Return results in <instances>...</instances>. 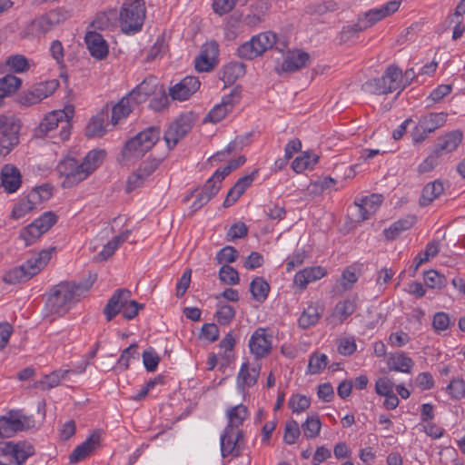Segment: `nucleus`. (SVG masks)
Masks as SVG:
<instances>
[{
  "mask_svg": "<svg viewBox=\"0 0 465 465\" xmlns=\"http://www.w3.org/2000/svg\"><path fill=\"white\" fill-rule=\"evenodd\" d=\"M106 153L104 150L90 151L82 161L66 157L59 162L56 171L62 179L63 188H72L91 175L104 162Z\"/></svg>",
  "mask_w": 465,
  "mask_h": 465,
  "instance_id": "obj_1",
  "label": "nucleus"
},
{
  "mask_svg": "<svg viewBox=\"0 0 465 465\" xmlns=\"http://www.w3.org/2000/svg\"><path fill=\"white\" fill-rule=\"evenodd\" d=\"M95 276H89L78 283L62 282L54 286L47 296L45 309L49 314L63 315L69 311L72 304L80 301L93 286Z\"/></svg>",
  "mask_w": 465,
  "mask_h": 465,
  "instance_id": "obj_2",
  "label": "nucleus"
},
{
  "mask_svg": "<svg viewBox=\"0 0 465 465\" xmlns=\"http://www.w3.org/2000/svg\"><path fill=\"white\" fill-rule=\"evenodd\" d=\"M161 130L157 126H150L129 139L122 151V163L129 164L142 158L159 141Z\"/></svg>",
  "mask_w": 465,
  "mask_h": 465,
  "instance_id": "obj_3",
  "label": "nucleus"
},
{
  "mask_svg": "<svg viewBox=\"0 0 465 465\" xmlns=\"http://www.w3.org/2000/svg\"><path fill=\"white\" fill-rule=\"evenodd\" d=\"M286 47L287 41L284 38H279L276 34L267 31L252 36L250 41L241 45L237 54L241 58L252 60L268 49L274 48L283 52Z\"/></svg>",
  "mask_w": 465,
  "mask_h": 465,
  "instance_id": "obj_4",
  "label": "nucleus"
},
{
  "mask_svg": "<svg viewBox=\"0 0 465 465\" xmlns=\"http://www.w3.org/2000/svg\"><path fill=\"white\" fill-rule=\"evenodd\" d=\"M146 14L145 2L134 0L125 2L119 13L121 30L125 35H134L142 30Z\"/></svg>",
  "mask_w": 465,
  "mask_h": 465,
  "instance_id": "obj_5",
  "label": "nucleus"
},
{
  "mask_svg": "<svg viewBox=\"0 0 465 465\" xmlns=\"http://www.w3.org/2000/svg\"><path fill=\"white\" fill-rule=\"evenodd\" d=\"M144 83H142L135 89L123 97L112 109V122L116 124L122 119L129 115L134 106L146 100L149 92L144 88Z\"/></svg>",
  "mask_w": 465,
  "mask_h": 465,
  "instance_id": "obj_6",
  "label": "nucleus"
},
{
  "mask_svg": "<svg viewBox=\"0 0 465 465\" xmlns=\"http://www.w3.org/2000/svg\"><path fill=\"white\" fill-rule=\"evenodd\" d=\"M447 116L448 114L444 112L422 115L411 132L413 143H420L425 141L430 134L446 123Z\"/></svg>",
  "mask_w": 465,
  "mask_h": 465,
  "instance_id": "obj_7",
  "label": "nucleus"
},
{
  "mask_svg": "<svg viewBox=\"0 0 465 465\" xmlns=\"http://www.w3.org/2000/svg\"><path fill=\"white\" fill-rule=\"evenodd\" d=\"M67 118L68 115L64 111L58 110L49 113L39 124L36 130L37 135H48L50 132L60 126V140H67L71 134V124Z\"/></svg>",
  "mask_w": 465,
  "mask_h": 465,
  "instance_id": "obj_8",
  "label": "nucleus"
},
{
  "mask_svg": "<svg viewBox=\"0 0 465 465\" xmlns=\"http://www.w3.org/2000/svg\"><path fill=\"white\" fill-rule=\"evenodd\" d=\"M194 116L192 113L180 115L172 123L163 134V139L169 150L173 149L193 128Z\"/></svg>",
  "mask_w": 465,
  "mask_h": 465,
  "instance_id": "obj_9",
  "label": "nucleus"
},
{
  "mask_svg": "<svg viewBox=\"0 0 465 465\" xmlns=\"http://www.w3.org/2000/svg\"><path fill=\"white\" fill-rule=\"evenodd\" d=\"M401 1L392 0L385 5L369 10L364 14V17L360 20L361 25H355L352 29L356 31H361L368 27H371L381 19L394 14L400 7Z\"/></svg>",
  "mask_w": 465,
  "mask_h": 465,
  "instance_id": "obj_10",
  "label": "nucleus"
},
{
  "mask_svg": "<svg viewBox=\"0 0 465 465\" xmlns=\"http://www.w3.org/2000/svg\"><path fill=\"white\" fill-rule=\"evenodd\" d=\"M33 420L26 416L10 412L8 417H0V437L10 438L17 431L29 429Z\"/></svg>",
  "mask_w": 465,
  "mask_h": 465,
  "instance_id": "obj_11",
  "label": "nucleus"
},
{
  "mask_svg": "<svg viewBox=\"0 0 465 465\" xmlns=\"http://www.w3.org/2000/svg\"><path fill=\"white\" fill-rule=\"evenodd\" d=\"M241 90L239 87L233 88L229 94L224 95L222 102L216 104L207 114L204 122L218 123L222 121L230 112L234 104L239 102Z\"/></svg>",
  "mask_w": 465,
  "mask_h": 465,
  "instance_id": "obj_12",
  "label": "nucleus"
},
{
  "mask_svg": "<svg viewBox=\"0 0 465 465\" xmlns=\"http://www.w3.org/2000/svg\"><path fill=\"white\" fill-rule=\"evenodd\" d=\"M243 439L242 430H234L224 428L221 435V453L223 458L231 455L239 457L241 455V444Z\"/></svg>",
  "mask_w": 465,
  "mask_h": 465,
  "instance_id": "obj_13",
  "label": "nucleus"
},
{
  "mask_svg": "<svg viewBox=\"0 0 465 465\" xmlns=\"http://www.w3.org/2000/svg\"><path fill=\"white\" fill-rule=\"evenodd\" d=\"M200 85L201 83L196 76H186L170 87L169 95L173 100L185 101L199 89Z\"/></svg>",
  "mask_w": 465,
  "mask_h": 465,
  "instance_id": "obj_14",
  "label": "nucleus"
},
{
  "mask_svg": "<svg viewBox=\"0 0 465 465\" xmlns=\"http://www.w3.org/2000/svg\"><path fill=\"white\" fill-rule=\"evenodd\" d=\"M219 49L215 42L207 43L203 45L199 56L195 59V69L198 72H209L217 64L216 57Z\"/></svg>",
  "mask_w": 465,
  "mask_h": 465,
  "instance_id": "obj_15",
  "label": "nucleus"
},
{
  "mask_svg": "<svg viewBox=\"0 0 465 465\" xmlns=\"http://www.w3.org/2000/svg\"><path fill=\"white\" fill-rule=\"evenodd\" d=\"M311 63V56L307 52L300 49L288 51L281 65V70L286 73H293L307 66Z\"/></svg>",
  "mask_w": 465,
  "mask_h": 465,
  "instance_id": "obj_16",
  "label": "nucleus"
},
{
  "mask_svg": "<svg viewBox=\"0 0 465 465\" xmlns=\"http://www.w3.org/2000/svg\"><path fill=\"white\" fill-rule=\"evenodd\" d=\"M249 348L257 359L265 357L271 352L272 341L266 335L264 328H258L251 336L249 341Z\"/></svg>",
  "mask_w": 465,
  "mask_h": 465,
  "instance_id": "obj_17",
  "label": "nucleus"
},
{
  "mask_svg": "<svg viewBox=\"0 0 465 465\" xmlns=\"http://www.w3.org/2000/svg\"><path fill=\"white\" fill-rule=\"evenodd\" d=\"M131 298V292L127 289L116 290L104 308V314L108 322L112 321Z\"/></svg>",
  "mask_w": 465,
  "mask_h": 465,
  "instance_id": "obj_18",
  "label": "nucleus"
},
{
  "mask_svg": "<svg viewBox=\"0 0 465 465\" xmlns=\"http://www.w3.org/2000/svg\"><path fill=\"white\" fill-rule=\"evenodd\" d=\"M101 437L97 432L91 434L83 443L78 445L69 456L71 463H77L91 455L100 447Z\"/></svg>",
  "mask_w": 465,
  "mask_h": 465,
  "instance_id": "obj_19",
  "label": "nucleus"
},
{
  "mask_svg": "<svg viewBox=\"0 0 465 465\" xmlns=\"http://www.w3.org/2000/svg\"><path fill=\"white\" fill-rule=\"evenodd\" d=\"M261 369L262 366L258 362L252 367L249 362H243L237 375L236 383L238 390L243 391L246 387H252L257 382Z\"/></svg>",
  "mask_w": 465,
  "mask_h": 465,
  "instance_id": "obj_20",
  "label": "nucleus"
},
{
  "mask_svg": "<svg viewBox=\"0 0 465 465\" xmlns=\"http://www.w3.org/2000/svg\"><path fill=\"white\" fill-rule=\"evenodd\" d=\"M1 184L8 193H15L21 186L22 175L19 169L13 164H5L0 173Z\"/></svg>",
  "mask_w": 465,
  "mask_h": 465,
  "instance_id": "obj_21",
  "label": "nucleus"
},
{
  "mask_svg": "<svg viewBox=\"0 0 465 465\" xmlns=\"http://www.w3.org/2000/svg\"><path fill=\"white\" fill-rule=\"evenodd\" d=\"M19 131L20 125L14 120H11L7 126H5L0 133V152L1 153L7 154L11 150L19 143Z\"/></svg>",
  "mask_w": 465,
  "mask_h": 465,
  "instance_id": "obj_22",
  "label": "nucleus"
},
{
  "mask_svg": "<svg viewBox=\"0 0 465 465\" xmlns=\"http://www.w3.org/2000/svg\"><path fill=\"white\" fill-rule=\"evenodd\" d=\"M382 201V195L376 193L361 198L359 203H355L358 220L364 221L370 219L376 213Z\"/></svg>",
  "mask_w": 465,
  "mask_h": 465,
  "instance_id": "obj_23",
  "label": "nucleus"
},
{
  "mask_svg": "<svg viewBox=\"0 0 465 465\" xmlns=\"http://www.w3.org/2000/svg\"><path fill=\"white\" fill-rule=\"evenodd\" d=\"M87 48L93 57L98 60L105 58L108 54V45L102 35L90 31L84 37Z\"/></svg>",
  "mask_w": 465,
  "mask_h": 465,
  "instance_id": "obj_24",
  "label": "nucleus"
},
{
  "mask_svg": "<svg viewBox=\"0 0 465 465\" xmlns=\"http://www.w3.org/2000/svg\"><path fill=\"white\" fill-rule=\"evenodd\" d=\"M54 250V248H49L46 250H42L40 252H38L35 255H33L31 258H29L25 263H23L21 266L25 268V272L27 273V276L30 277V279L36 275L50 261L52 252Z\"/></svg>",
  "mask_w": 465,
  "mask_h": 465,
  "instance_id": "obj_25",
  "label": "nucleus"
},
{
  "mask_svg": "<svg viewBox=\"0 0 465 465\" xmlns=\"http://www.w3.org/2000/svg\"><path fill=\"white\" fill-rule=\"evenodd\" d=\"M4 451L15 460L16 465H23L29 457L35 454L33 445L26 441H19L17 443L8 442Z\"/></svg>",
  "mask_w": 465,
  "mask_h": 465,
  "instance_id": "obj_26",
  "label": "nucleus"
},
{
  "mask_svg": "<svg viewBox=\"0 0 465 465\" xmlns=\"http://www.w3.org/2000/svg\"><path fill=\"white\" fill-rule=\"evenodd\" d=\"M462 141V133L455 130L439 137L435 144V151L441 156L455 151Z\"/></svg>",
  "mask_w": 465,
  "mask_h": 465,
  "instance_id": "obj_27",
  "label": "nucleus"
},
{
  "mask_svg": "<svg viewBox=\"0 0 465 465\" xmlns=\"http://www.w3.org/2000/svg\"><path fill=\"white\" fill-rule=\"evenodd\" d=\"M444 192L443 183L440 180H435L428 183L422 189L419 204L421 207L429 206L432 202L439 198Z\"/></svg>",
  "mask_w": 465,
  "mask_h": 465,
  "instance_id": "obj_28",
  "label": "nucleus"
},
{
  "mask_svg": "<svg viewBox=\"0 0 465 465\" xmlns=\"http://www.w3.org/2000/svg\"><path fill=\"white\" fill-rule=\"evenodd\" d=\"M326 274V271L318 267H309L298 272L294 276V283L302 289L312 282L320 280Z\"/></svg>",
  "mask_w": 465,
  "mask_h": 465,
  "instance_id": "obj_29",
  "label": "nucleus"
},
{
  "mask_svg": "<svg viewBox=\"0 0 465 465\" xmlns=\"http://www.w3.org/2000/svg\"><path fill=\"white\" fill-rule=\"evenodd\" d=\"M387 365L391 371L411 373L414 361L403 352H395L389 355Z\"/></svg>",
  "mask_w": 465,
  "mask_h": 465,
  "instance_id": "obj_30",
  "label": "nucleus"
},
{
  "mask_svg": "<svg viewBox=\"0 0 465 465\" xmlns=\"http://www.w3.org/2000/svg\"><path fill=\"white\" fill-rule=\"evenodd\" d=\"M48 96L46 85L43 83L32 86L28 91L22 94L19 97V103L25 106L38 104Z\"/></svg>",
  "mask_w": 465,
  "mask_h": 465,
  "instance_id": "obj_31",
  "label": "nucleus"
},
{
  "mask_svg": "<svg viewBox=\"0 0 465 465\" xmlns=\"http://www.w3.org/2000/svg\"><path fill=\"white\" fill-rule=\"evenodd\" d=\"M226 416L228 418V424L225 428L241 430L240 426H242L243 421L248 418L249 411L245 405L238 404L227 410Z\"/></svg>",
  "mask_w": 465,
  "mask_h": 465,
  "instance_id": "obj_32",
  "label": "nucleus"
},
{
  "mask_svg": "<svg viewBox=\"0 0 465 465\" xmlns=\"http://www.w3.org/2000/svg\"><path fill=\"white\" fill-rule=\"evenodd\" d=\"M323 309L316 304L311 303L305 308L301 314L298 324L302 329H308L311 326L315 325L322 317Z\"/></svg>",
  "mask_w": 465,
  "mask_h": 465,
  "instance_id": "obj_33",
  "label": "nucleus"
},
{
  "mask_svg": "<svg viewBox=\"0 0 465 465\" xmlns=\"http://www.w3.org/2000/svg\"><path fill=\"white\" fill-rule=\"evenodd\" d=\"M357 309V297H349L337 302L333 310V317L337 318L340 323L348 319Z\"/></svg>",
  "mask_w": 465,
  "mask_h": 465,
  "instance_id": "obj_34",
  "label": "nucleus"
},
{
  "mask_svg": "<svg viewBox=\"0 0 465 465\" xmlns=\"http://www.w3.org/2000/svg\"><path fill=\"white\" fill-rule=\"evenodd\" d=\"M381 78L384 79V84H386L387 87H391V93L399 90L398 94H400L404 88V86H401L403 74L398 66L390 65Z\"/></svg>",
  "mask_w": 465,
  "mask_h": 465,
  "instance_id": "obj_35",
  "label": "nucleus"
},
{
  "mask_svg": "<svg viewBox=\"0 0 465 465\" xmlns=\"http://www.w3.org/2000/svg\"><path fill=\"white\" fill-rule=\"evenodd\" d=\"M74 372L73 370H55L53 372L45 375L35 384V388L46 391L59 385L62 379H64L68 373Z\"/></svg>",
  "mask_w": 465,
  "mask_h": 465,
  "instance_id": "obj_36",
  "label": "nucleus"
},
{
  "mask_svg": "<svg viewBox=\"0 0 465 465\" xmlns=\"http://www.w3.org/2000/svg\"><path fill=\"white\" fill-rule=\"evenodd\" d=\"M245 74V65L240 62H231L223 66L221 72V80L225 84H233Z\"/></svg>",
  "mask_w": 465,
  "mask_h": 465,
  "instance_id": "obj_37",
  "label": "nucleus"
},
{
  "mask_svg": "<svg viewBox=\"0 0 465 465\" xmlns=\"http://www.w3.org/2000/svg\"><path fill=\"white\" fill-rule=\"evenodd\" d=\"M39 196L37 193H30L26 198L21 200L13 208L11 216L14 219H19L25 216L29 212L33 211L35 204L38 203Z\"/></svg>",
  "mask_w": 465,
  "mask_h": 465,
  "instance_id": "obj_38",
  "label": "nucleus"
},
{
  "mask_svg": "<svg viewBox=\"0 0 465 465\" xmlns=\"http://www.w3.org/2000/svg\"><path fill=\"white\" fill-rule=\"evenodd\" d=\"M414 217L400 219L393 223L389 228L384 229L383 234L387 240L396 239L402 232L411 229L414 224Z\"/></svg>",
  "mask_w": 465,
  "mask_h": 465,
  "instance_id": "obj_39",
  "label": "nucleus"
},
{
  "mask_svg": "<svg viewBox=\"0 0 465 465\" xmlns=\"http://www.w3.org/2000/svg\"><path fill=\"white\" fill-rule=\"evenodd\" d=\"M250 292L255 301L263 302L268 297L270 285L262 277H255L251 282Z\"/></svg>",
  "mask_w": 465,
  "mask_h": 465,
  "instance_id": "obj_40",
  "label": "nucleus"
},
{
  "mask_svg": "<svg viewBox=\"0 0 465 465\" xmlns=\"http://www.w3.org/2000/svg\"><path fill=\"white\" fill-rule=\"evenodd\" d=\"M318 160V155L306 152L293 160L292 168L295 173H300L307 169H312Z\"/></svg>",
  "mask_w": 465,
  "mask_h": 465,
  "instance_id": "obj_41",
  "label": "nucleus"
},
{
  "mask_svg": "<svg viewBox=\"0 0 465 465\" xmlns=\"http://www.w3.org/2000/svg\"><path fill=\"white\" fill-rule=\"evenodd\" d=\"M267 9V3L259 1L251 6L250 14L246 15L243 18V23L249 26H255L263 20L265 10Z\"/></svg>",
  "mask_w": 465,
  "mask_h": 465,
  "instance_id": "obj_42",
  "label": "nucleus"
},
{
  "mask_svg": "<svg viewBox=\"0 0 465 465\" xmlns=\"http://www.w3.org/2000/svg\"><path fill=\"white\" fill-rule=\"evenodd\" d=\"M224 178L217 169L214 173L206 181L201 191L207 194L210 198L215 196L222 187V182Z\"/></svg>",
  "mask_w": 465,
  "mask_h": 465,
  "instance_id": "obj_43",
  "label": "nucleus"
},
{
  "mask_svg": "<svg viewBox=\"0 0 465 465\" xmlns=\"http://www.w3.org/2000/svg\"><path fill=\"white\" fill-rule=\"evenodd\" d=\"M43 234L37 223L34 221L21 231L20 238L25 241L26 246H29L34 244Z\"/></svg>",
  "mask_w": 465,
  "mask_h": 465,
  "instance_id": "obj_44",
  "label": "nucleus"
},
{
  "mask_svg": "<svg viewBox=\"0 0 465 465\" xmlns=\"http://www.w3.org/2000/svg\"><path fill=\"white\" fill-rule=\"evenodd\" d=\"M55 26L57 25L49 12L35 19L32 23V30L37 34H45Z\"/></svg>",
  "mask_w": 465,
  "mask_h": 465,
  "instance_id": "obj_45",
  "label": "nucleus"
},
{
  "mask_svg": "<svg viewBox=\"0 0 465 465\" xmlns=\"http://www.w3.org/2000/svg\"><path fill=\"white\" fill-rule=\"evenodd\" d=\"M322 423L317 415L307 417L306 420L302 424V429L307 439L316 438L320 433Z\"/></svg>",
  "mask_w": 465,
  "mask_h": 465,
  "instance_id": "obj_46",
  "label": "nucleus"
},
{
  "mask_svg": "<svg viewBox=\"0 0 465 465\" xmlns=\"http://www.w3.org/2000/svg\"><path fill=\"white\" fill-rule=\"evenodd\" d=\"M5 65L9 67V70L21 74L26 72L29 69L28 59L23 54L10 55L6 61Z\"/></svg>",
  "mask_w": 465,
  "mask_h": 465,
  "instance_id": "obj_47",
  "label": "nucleus"
},
{
  "mask_svg": "<svg viewBox=\"0 0 465 465\" xmlns=\"http://www.w3.org/2000/svg\"><path fill=\"white\" fill-rule=\"evenodd\" d=\"M391 87L384 84V79L373 78L362 84V90L371 94H387L391 93Z\"/></svg>",
  "mask_w": 465,
  "mask_h": 465,
  "instance_id": "obj_48",
  "label": "nucleus"
},
{
  "mask_svg": "<svg viewBox=\"0 0 465 465\" xmlns=\"http://www.w3.org/2000/svg\"><path fill=\"white\" fill-rule=\"evenodd\" d=\"M105 134L103 116L93 117L85 128V135L88 138L101 137Z\"/></svg>",
  "mask_w": 465,
  "mask_h": 465,
  "instance_id": "obj_49",
  "label": "nucleus"
},
{
  "mask_svg": "<svg viewBox=\"0 0 465 465\" xmlns=\"http://www.w3.org/2000/svg\"><path fill=\"white\" fill-rule=\"evenodd\" d=\"M115 17L116 12L114 10L99 13L94 19L92 26L97 30H105L113 25V21L115 19Z\"/></svg>",
  "mask_w": 465,
  "mask_h": 465,
  "instance_id": "obj_50",
  "label": "nucleus"
},
{
  "mask_svg": "<svg viewBox=\"0 0 465 465\" xmlns=\"http://www.w3.org/2000/svg\"><path fill=\"white\" fill-rule=\"evenodd\" d=\"M424 282L431 289H441L447 284L446 277L437 271L430 270L424 274Z\"/></svg>",
  "mask_w": 465,
  "mask_h": 465,
  "instance_id": "obj_51",
  "label": "nucleus"
},
{
  "mask_svg": "<svg viewBox=\"0 0 465 465\" xmlns=\"http://www.w3.org/2000/svg\"><path fill=\"white\" fill-rule=\"evenodd\" d=\"M328 364V357L324 353H313L311 355L308 364V371L311 374L320 373Z\"/></svg>",
  "mask_w": 465,
  "mask_h": 465,
  "instance_id": "obj_52",
  "label": "nucleus"
},
{
  "mask_svg": "<svg viewBox=\"0 0 465 465\" xmlns=\"http://www.w3.org/2000/svg\"><path fill=\"white\" fill-rule=\"evenodd\" d=\"M219 279L225 284L235 285L239 283L238 272L228 264H223L219 271Z\"/></svg>",
  "mask_w": 465,
  "mask_h": 465,
  "instance_id": "obj_53",
  "label": "nucleus"
},
{
  "mask_svg": "<svg viewBox=\"0 0 465 465\" xmlns=\"http://www.w3.org/2000/svg\"><path fill=\"white\" fill-rule=\"evenodd\" d=\"M30 279L25 271V268L21 265L15 267L4 275V282L9 284H15L22 282H26Z\"/></svg>",
  "mask_w": 465,
  "mask_h": 465,
  "instance_id": "obj_54",
  "label": "nucleus"
},
{
  "mask_svg": "<svg viewBox=\"0 0 465 465\" xmlns=\"http://www.w3.org/2000/svg\"><path fill=\"white\" fill-rule=\"evenodd\" d=\"M215 317L221 325H227L234 319L235 310L228 304L219 305Z\"/></svg>",
  "mask_w": 465,
  "mask_h": 465,
  "instance_id": "obj_55",
  "label": "nucleus"
},
{
  "mask_svg": "<svg viewBox=\"0 0 465 465\" xmlns=\"http://www.w3.org/2000/svg\"><path fill=\"white\" fill-rule=\"evenodd\" d=\"M238 256L237 250L232 246L227 245L216 253L215 260L218 263H232L237 260Z\"/></svg>",
  "mask_w": 465,
  "mask_h": 465,
  "instance_id": "obj_56",
  "label": "nucleus"
},
{
  "mask_svg": "<svg viewBox=\"0 0 465 465\" xmlns=\"http://www.w3.org/2000/svg\"><path fill=\"white\" fill-rule=\"evenodd\" d=\"M143 362L147 371H154L160 362V357L158 353L153 349L149 348L143 353Z\"/></svg>",
  "mask_w": 465,
  "mask_h": 465,
  "instance_id": "obj_57",
  "label": "nucleus"
},
{
  "mask_svg": "<svg viewBox=\"0 0 465 465\" xmlns=\"http://www.w3.org/2000/svg\"><path fill=\"white\" fill-rule=\"evenodd\" d=\"M338 9V5L332 0L311 5L308 6V13L312 15H324L327 12H333Z\"/></svg>",
  "mask_w": 465,
  "mask_h": 465,
  "instance_id": "obj_58",
  "label": "nucleus"
},
{
  "mask_svg": "<svg viewBox=\"0 0 465 465\" xmlns=\"http://www.w3.org/2000/svg\"><path fill=\"white\" fill-rule=\"evenodd\" d=\"M191 196H195V200L193 201V203H192L191 205V212L192 213H194L195 212H197L199 209H201L202 207H203L205 204H207V203L212 199L210 198L207 194H205L204 193H203L201 190L199 189H195L194 191H193L191 193L190 195H187L185 198H184V202H187L189 201L190 197Z\"/></svg>",
  "mask_w": 465,
  "mask_h": 465,
  "instance_id": "obj_59",
  "label": "nucleus"
},
{
  "mask_svg": "<svg viewBox=\"0 0 465 465\" xmlns=\"http://www.w3.org/2000/svg\"><path fill=\"white\" fill-rule=\"evenodd\" d=\"M301 434L299 424L296 420H291L286 423L283 440L284 442L292 445L294 444Z\"/></svg>",
  "mask_w": 465,
  "mask_h": 465,
  "instance_id": "obj_60",
  "label": "nucleus"
},
{
  "mask_svg": "<svg viewBox=\"0 0 465 465\" xmlns=\"http://www.w3.org/2000/svg\"><path fill=\"white\" fill-rule=\"evenodd\" d=\"M311 405L310 398L305 395H292L289 400V406L293 412H302L307 410Z\"/></svg>",
  "mask_w": 465,
  "mask_h": 465,
  "instance_id": "obj_61",
  "label": "nucleus"
},
{
  "mask_svg": "<svg viewBox=\"0 0 465 465\" xmlns=\"http://www.w3.org/2000/svg\"><path fill=\"white\" fill-rule=\"evenodd\" d=\"M447 391L454 399H461L465 396V381L456 378L450 381L447 386Z\"/></svg>",
  "mask_w": 465,
  "mask_h": 465,
  "instance_id": "obj_62",
  "label": "nucleus"
},
{
  "mask_svg": "<svg viewBox=\"0 0 465 465\" xmlns=\"http://www.w3.org/2000/svg\"><path fill=\"white\" fill-rule=\"evenodd\" d=\"M248 233V228L244 223L238 222L232 224L226 233V240L229 242L243 238Z\"/></svg>",
  "mask_w": 465,
  "mask_h": 465,
  "instance_id": "obj_63",
  "label": "nucleus"
},
{
  "mask_svg": "<svg viewBox=\"0 0 465 465\" xmlns=\"http://www.w3.org/2000/svg\"><path fill=\"white\" fill-rule=\"evenodd\" d=\"M440 155L435 150L419 165V172L421 173L432 171L439 163Z\"/></svg>",
  "mask_w": 465,
  "mask_h": 465,
  "instance_id": "obj_64",
  "label": "nucleus"
}]
</instances>
